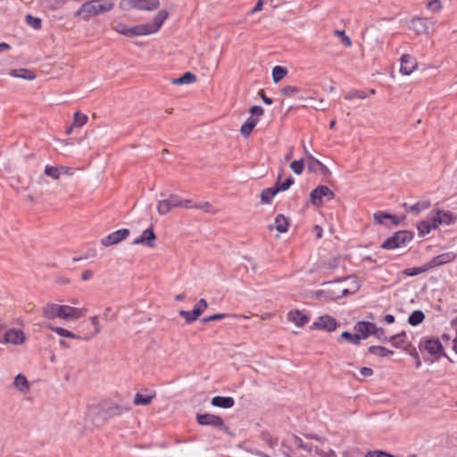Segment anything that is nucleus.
Here are the masks:
<instances>
[{
  "label": "nucleus",
  "mask_w": 457,
  "mask_h": 457,
  "mask_svg": "<svg viewBox=\"0 0 457 457\" xmlns=\"http://www.w3.org/2000/svg\"><path fill=\"white\" fill-rule=\"evenodd\" d=\"M58 169H59V171H60V176L62 174H64V175H67V176H72L73 175V171L68 166L61 165V166H58Z\"/></svg>",
  "instance_id": "obj_59"
},
{
  "label": "nucleus",
  "mask_w": 457,
  "mask_h": 457,
  "mask_svg": "<svg viewBox=\"0 0 457 457\" xmlns=\"http://www.w3.org/2000/svg\"><path fill=\"white\" fill-rule=\"evenodd\" d=\"M341 338L347 340L348 342L353 345H360V336L355 332V334H352L348 331H344L341 336Z\"/></svg>",
  "instance_id": "obj_45"
},
{
  "label": "nucleus",
  "mask_w": 457,
  "mask_h": 457,
  "mask_svg": "<svg viewBox=\"0 0 457 457\" xmlns=\"http://www.w3.org/2000/svg\"><path fill=\"white\" fill-rule=\"evenodd\" d=\"M374 329H376V324L369 321H358L354 325V330L360 336V340L373 335Z\"/></svg>",
  "instance_id": "obj_16"
},
{
  "label": "nucleus",
  "mask_w": 457,
  "mask_h": 457,
  "mask_svg": "<svg viewBox=\"0 0 457 457\" xmlns=\"http://www.w3.org/2000/svg\"><path fill=\"white\" fill-rule=\"evenodd\" d=\"M437 225L443 222L449 223L452 220V213L449 212L439 211L436 216H434Z\"/></svg>",
  "instance_id": "obj_42"
},
{
  "label": "nucleus",
  "mask_w": 457,
  "mask_h": 457,
  "mask_svg": "<svg viewBox=\"0 0 457 457\" xmlns=\"http://www.w3.org/2000/svg\"><path fill=\"white\" fill-rule=\"evenodd\" d=\"M249 112L251 116L246 120V121L241 126L240 133L245 137L247 138L256 124L259 121L260 117H262L264 113V110L262 107L254 105L250 108Z\"/></svg>",
  "instance_id": "obj_7"
},
{
  "label": "nucleus",
  "mask_w": 457,
  "mask_h": 457,
  "mask_svg": "<svg viewBox=\"0 0 457 457\" xmlns=\"http://www.w3.org/2000/svg\"><path fill=\"white\" fill-rule=\"evenodd\" d=\"M51 330L54 331L61 337H67L70 335V330L61 328V327H49Z\"/></svg>",
  "instance_id": "obj_57"
},
{
  "label": "nucleus",
  "mask_w": 457,
  "mask_h": 457,
  "mask_svg": "<svg viewBox=\"0 0 457 457\" xmlns=\"http://www.w3.org/2000/svg\"><path fill=\"white\" fill-rule=\"evenodd\" d=\"M428 266L408 268L403 270V273L406 276H416L420 273L426 272L428 270Z\"/></svg>",
  "instance_id": "obj_44"
},
{
  "label": "nucleus",
  "mask_w": 457,
  "mask_h": 457,
  "mask_svg": "<svg viewBox=\"0 0 457 457\" xmlns=\"http://www.w3.org/2000/svg\"><path fill=\"white\" fill-rule=\"evenodd\" d=\"M293 183L294 179L292 177H288L284 181H281V174H278L275 187L279 188V191H286Z\"/></svg>",
  "instance_id": "obj_33"
},
{
  "label": "nucleus",
  "mask_w": 457,
  "mask_h": 457,
  "mask_svg": "<svg viewBox=\"0 0 457 457\" xmlns=\"http://www.w3.org/2000/svg\"><path fill=\"white\" fill-rule=\"evenodd\" d=\"M93 277V271L90 270H87L85 271H83L82 275H81V278L83 280H88L90 279L91 278Z\"/></svg>",
  "instance_id": "obj_63"
},
{
  "label": "nucleus",
  "mask_w": 457,
  "mask_h": 457,
  "mask_svg": "<svg viewBox=\"0 0 457 457\" xmlns=\"http://www.w3.org/2000/svg\"><path fill=\"white\" fill-rule=\"evenodd\" d=\"M410 29L415 31L417 34H428V27L427 25L426 20L423 18H413L409 26Z\"/></svg>",
  "instance_id": "obj_20"
},
{
  "label": "nucleus",
  "mask_w": 457,
  "mask_h": 457,
  "mask_svg": "<svg viewBox=\"0 0 457 457\" xmlns=\"http://www.w3.org/2000/svg\"><path fill=\"white\" fill-rule=\"evenodd\" d=\"M65 3V0H43L45 8L54 11L62 7Z\"/></svg>",
  "instance_id": "obj_40"
},
{
  "label": "nucleus",
  "mask_w": 457,
  "mask_h": 457,
  "mask_svg": "<svg viewBox=\"0 0 457 457\" xmlns=\"http://www.w3.org/2000/svg\"><path fill=\"white\" fill-rule=\"evenodd\" d=\"M25 21L28 25L32 27L34 29H39L42 26V21L40 18L34 17L31 14H27Z\"/></svg>",
  "instance_id": "obj_43"
},
{
  "label": "nucleus",
  "mask_w": 457,
  "mask_h": 457,
  "mask_svg": "<svg viewBox=\"0 0 457 457\" xmlns=\"http://www.w3.org/2000/svg\"><path fill=\"white\" fill-rule=\"evenodd\" d=\"M299 92V88L295 86H287L281 89V93L287 96H292Z\"/></svg>",
  "instance_id": "obj_54"
},
{
  "label": "nucleus",
  "mask_w": 457,
  "mask_h": 457,
  "mask_svg": "<svg viewBox=\"0 0 457 457\" xmlns=\"http://www.w3.org/2000/svg\"><path fill=\"white\" fill-rule=\"evenodd\" d=\"M456 255L453 253H445L434 257L429 263V267L441 266L453 262Z\"/></svg>",
  "instance_id": "obj_21"
},
{
  "label": "nucleus",
  "mask_w": 457,
  "mask_h": 457,
  "mask_svg": "<svg viewBox=\"0 0 457 457\" xmlns=\"http://www.w3.org/2000/svg\"><path fill=\"white\" fill-rule=\"evenodd\" d=\"M88 120V117L87 114L81 113L80 112H76L73 114V126L76 127H82L84 126Z\"/></svg>",
  "instance_id": "obj_36"
},
{
  "label": "nucleus",
  "mask_w": 457,
  "mask_h": 457,
  "mask_svg": "<svg viewBox=\"0 0 457 457\" xmlns=\"http://www.w3.org/2000/svg\"><path fill=\"white\" fill-rule=\"evenodd\" d=\"M211 403L215 407L228 409L234 405L235 401L230 396H214Z\"/></svg>",
  "instance_id": "obj_23"
},
{
  "label": "nucleus",
  "mask_w": 457,
  "mask_h": 457,
  "mask_svg": "<svg viewBox=\"0 0 457 457\" xmlns=\"http://www.w3.org/2000/svg\"><path fill=\"white\" fill-rule=\"evenodd\" d=\"M360 288V283L354 277H349L344 281H331L324 284V288L319 294L326 300L335 301L348 294H353Z\"/></svg>",
  "instance_id": "obj_1"
},
{
  "label": "nucleus",
  "mask_w": 457,
  "mask_h": 457,
  "mask_svg": "<svg viewBox=\"0 0 457 457\" xmlns=\"http://www.w3.org/2000/svg\"><path fill=\"white\" fill-rule=\"evenodd\" d=\"M305 437L309 440H314L316 444H314L312 441L304 442L302 438L295 435L290 436L287 442L297 449L303 450L308 454L314 453L316 455L320 457H337L334 450L330 448L324 449L321 447L324 443V439H320L318 436L311 435L305 436Z\"/></svg>",
  "instance_id": "obj_2"
},
{
  "label": "nucleus",
  "mask_w": 457,
  "mask_h": 457,
  "mask_svg": "<svg viewBox=\"0 0 457 457\" xmlns=\"http://www.w3.org/2000/svg\"><path fill=\"white\" fill-rule=\"evenodd\" d=\"M91 323L94 326V330L90 334H86L83 336V340H89L96 337L100 332V327L98 322L97 316H93L90 318Z\"/></svg>",
  "instance_id": "obj_37"
},
{
  "label": "nucleus",
  "mask_w": 457,
  "mask_h": 457,
  "mask_svg": "<svg viewBox=\"0 0 457 457\" xmlns=\"http://www.w3.org/2000/svg\"><path fill=\"white\" fill-rule=\"evenodd\" d=\"M403 337H405V333L402 332L400 334L390 337L389 340L392 342L395 347L398 348L401 347L403 344Z\"/></svg>",
  "instance_id": "obj_48"
},
{
  "label": "nucleus",
  "mask_w": 457,
  "mask_h": 457,
  "mask_svg": "<svg viewBox=\"0 0 457 457\" xmlns=\"http://www.w3.org/2000/svg\"><path fill=\"white\" fill-rule=\"evenodd\" d=\"M369 353L371 354H376L380 357H386L394 353L392 350H388L384 346L371 345L369 347Z\"/></svg>",
  "instance_id": "obj_30"
},
{
  "label": "nucleus",
  "mask_w": 457,
  "mask_h": 457,
  "mask_svg": "<svg viewBox=\"0 0 457 457\" xmlns=\"http://www.w3.org/2000/svg\"><path fill=\"white\" fill-rule=\"evenodd\" d=\"M424 348L431 355L437 354L443 350L442 344L437 338L427 339L424 343Z\"/></svg>",
  "instance_id": "obj_22"
},
{
  "label": "nucleus",
  "mask_w": 457,
  "mask_h": 457,
  "mask_svg": "<svg viewBox=\"0 0 457 457\" xmlns=\"http://www.w3.org/2000/svg\"><path fill=\"white\" fill-rule=\"evenodd\" d=\"M101 411L104 417L112 418L115 416H120L123 413L129 411L130 407L116 403H104L101 406Z\"/></svg>",
  "instance_id": "obj_10"
},
{
  "label": "nucleus",
  "mask_w": 457,
  "mask_h": 457,
  "mask_svg": "<svg viewBox=\"0 0 457 457\" xmlns=\"http://www.w3.org/2000/svg\"><path fill=\"white\" fill-rule=\"evenodd\" d=\"M44 173L46 176L57 180L60 179V171L58 166L46 165L44 170Z\"/></svg>",
  "instance_id": "obj_38"
},
{
  "label": "nucleus",
  "mask_w": 457,
  "mask_h": 457,
  "mask_svg": "<svg viewBox=\"0 0 457 457\" xmlns=\"http://www.w3.org/2000/svg\"><path fill=\"white\" fill-rule=\"evenodd\" d=\"M290 168L295 174H301L304 169L303 160L293 161L290 163Z\"/></svg>",
  "instance_id": "obj_50"
},
{
  "label": "nucleus",
  "mask_w": 457,
  "mask_h": 457,
  "mask_svg": "<svg viewBox=\"0 0 457 457\" xmlns=\"http://www.w3.org/2000/svg\"><path fill=\"white\" fill-rule=\"evenodd\" d=\"M287 73L286 68L282 66H275L272 70V79L274 83L279 82Z\"/></svg>",
  "instance_id": "obj_34"
},
{
  "label": "nucleus",
  "mask_w": 457,
  "mask_h": 457,
  "mask_svg": "<svg viewBox=\"0 0 457 457\" xmlns=\"http://www.w3.org/2000/svg\"><path fill=\"white\" fill-rule=\"evenodd\" d=\"M168 12L160 11L154 18L153 22L139 24L129 28V37L146 36L157 32L164 21L168 18Z\"/></svg>",
  "instance_id": "obj_4"
},
{
  "label": "nucleus",
  "mask_w": 457,
  "mask_h": 457,
  "mask_svg": "<svg viewBox=\"0 0 457 457\" xmlns=\"http://www.w3.org/2000/svg\"><path fill=\"white\" fill-rule=\"evenodd\" d=\"M311 202L313 205L320 206L322 204V198L332 200L335 197V193L327 186H318L311 192Z\"/></svg>",
  "instance_id": "obj_8"
},
{
  "label": "nucleus",
  "mask_w": 457,
  "mask_h": 457,
  "mask_svg": "<svg viewBox=\"0 0 457 457\" xmlns=\"http://www.w3.org/2000/svg\"><path fill=\"white\" fill-rule=\"evenodd\" d=\"M263 1L258 0L254 7L252 9L251 12L255 13L257 12H260L262 9Z\"/></svg>",
  "instance_id": "obj_62"
},
{
  "label": "nucleus",
  "mask_w": 457,
  "mask_h": 457,
  "mask_svg": "<svg viewBox=\"0 0 457 457\" xmlns=\"http://www.w3.org/2000/svg\"><path fill=\"white\" fill-rule=\"evenodd\" d=\"M134 8L145 11H153L159 6V0H129Z\"/></svg>",
  "instance_id": "obj_19"
},
{
  "label": "nucleus",
  "mask_w": 457,
  "mask_h": 457,
  "mask_svg": "<svg viewBox=\"0 0 457 457\" xmlns=\"http://www.w3.org/2000/svg\"><path fill=\"white\" fill-rule=\"evenodd\" d=\"M174 208L192 209L193 202L189 199H182L178 195L171 194L167 199H163L157 204V212L160 215L169 213Z\"/></svg>",
  "instance_id": "obj_5"
},
{
  "label": "nucleus",
  "mask_w": 457,
  "mask_h": 457,
  "mask_svg": "<svg viewBox=\"0 0 457 457\" xmlns=\"http://www.w3.org/2000/svg\"><path fill=\"white\" fill-rule=\"evenodd\" d=\"M287 320L297 327H303L309 321V317L303 312L295 309L288 312Z\"/></svg>",
  "instance_id": "obj_18"
},
{
  "label": "nucleus",
  "mask_w": 457,
  "mask_h": 457,
  "mask_svg": "<svg viewBox=\"0 0 457 457\" xmlns=\"http://www.w3.org/2000/svg\"><path fill=\"white\" fill-rule=\"evenodd\" d=\"M430 206V204L428 202H421V203H416L413 205L410 206L408 208V212L418 214L421 211L428 209Z\"/></svg>",
  "instance_id": "obj_41"
},
{
  "label": "nucleus",
  "mask_w": 457,
  "mask_h": 457,
  "mask_svg": "<svg viewBox=\"0 0 457 457\" xmlns=\"http://www.w3.org/2000/svg\"><path fill=\"white\" fill-rule=\"evenodd\" d=\"M333 34L340 37L341 42L345 46L350 47L352 46V41L350 37L345 34V30L335 29Z\"/></svg>",
  "instance_id": "obj_46"
},
{
  "label": "nucleus",
  "mask_w": 457,
  "mask_h": 457,
  "mask_svg": "<svg viewBox=\"0 0 457 457\" xmlns=\"http://www.w3.org/2000/svg\"><path fill=\"white\" fill-rule=\"evenodd\" d=\"M289 227L288 219L286 218L283 214H278L275 218V224L270 226V229H273L274 228L279 233H286Z\"/></svg>",
  "instance_id": "obj_24"
},
{
  "label": "nucleus",
  "mask_w": 457,
  "mask_h": 457,
  "mask_svg": "<svg viewBox=\"0 0 457 457\" xmlns=\"http://www.w3.org/2000/svg\"><path fill=\"white\" fill-rule=\"evenodd\" d=\"M424 319H425V314L423 313V312L417 310V311H414L409 316L408 321L411 326H417V325L420 324L424 320Z\"/></svg>",
  "instance_id": "obj_32"
},
{
  "label": "nucleus",
  "mask_w": 457,
  "mask_h": 457,
  "mask_svg": "<svg viewBox=\"0 0 457 457\" xmlns=\"http://www.w3.org/2000/svg\"><path fill=\"white\" fill-rule=\"evenodd\" d=\"M13 384L22 393L29 390V382L27 378L21 374L15 377Z\"/></svg>",
  "instance_id": "obj_31"
},
{
  "label": "nucleus",
  "mask_w": 457,
  "mask_h": 457,
  "mask_svg": "<svg viewBox=\"0 0 457 457\" xmlns=\"http://www.w3.org/2000/svg\"><path fill=\"white\" fill-rule=\"evenodd\" d=\"M129 230L128 228L118 229L102 238L101 244L106 247L111 246L112 245L119 244L122 240L126 239L129 237Z\"/></svg>",
  "instance_id": "obj_12"
},
{
  "label": "nucleus",
  "mask_w": 457,
  "mask_h": 457,
  "mask_svg": "<svg viewBox=\"0 0 457 457\" xmlns=\"http://www.w3.org/2000/svg\"><path fill=\"white\" fill-rule=\"evenodd\" d=\"M179 315L185 319V322L187 324L192 323V322L195 321L198 319L195 316V314H194L193 311L189 312V311L180 310L179 312Z\"/></svg>",
  "instance_id": "obj_47"
},
{
  "label": "nucleus",
  "mask_w": 457,
  "mask_h": 457,
  "mask_svg": "<svg viewBox=\"0 0 457 457\" xmlns=\"http://www.w3.org/2000/svg\"><path fill=\"white\" fill-rule=\"evenodd\" d=\"M373 217L378 224H382L385 220H387L388 218H393V215L386 213L385 212L378 211L374 213Z\"/></svg>",
  "instance_id": "obj_52"
},
{
  "label": "nucleus",
  "mask_w": 457,
  "mask_h": 457,
  "mask_svg": "<svg viewBox=\"0 0 457 457\" xmlns=\"http://www.w3.org/2000/svg\"><path fill=\"white\" fill-rule=\"evenodd\" d=\"M437 226L438 225L436 223V220L435 217H433L431 219L420 221L418 225V229L420 231V234L424 236L426 234H428L432 228H436Z\"/></svg>",
  "instance_id": "obj_25"
},
{
  "label": "nucleus",
  "mask_w": 457,
  "mask_h": 457,
  "mask_svg": "<svg viewBox=\"0 0 457 457\" xmlns=\"http://www.w3.org/2000/svg\"><path fill=\"white\" fill-rule=\"evenodd\" d=\"M9 74L12 77L23 79L26 80H33L36 78L34 72L28 69L12 70Z\"/></svg>",
  "instance_id": "obj_26"
},
{
  "label": "nucleus",
  "mask_w": 457,
  "mask_h": 457,
  "mask_svg": "<svg viewBox=\"0 0 457 457\" xmlns=\"http://www.w3.org/2000/svg\"><path fill=\"white\" fill-rule=\"evenodd\" d=\"M313 232L315 233L317 238L322 237V228L320 226L315 225L313 227Z\"/></svg>",
  "instance_id": "obj_64"
},
{
  "label": "nucleus",
  "mask_w": 457,
  "mask_h": 457,
  "mask_svg": "<svg viewBox=\"0 0 457 457\" xmlns=\"http://www.w3.org/2000/svg\"><path fill=\"white\" fill-rule=\"evenodd\" d=\"M156 241V236L154 232L153 228H146L143 231L142 235L134 239V245H142L148 247H154Z\"/></svg>",
  "instance_id": "obj_14"
},
{
  "label": "nucleus",
  "mask_w": 457,
  "mask_h": 457,
  "mask_svg": "<svg viewBox=\"0 0 457 457\" xmlns=\"http://www.w3.org/2000/svg\"><path fill=\"white\" fill-rule=\"evenodd\" d=\"M155 397V393L153 395H142L140 393H137L134 397V404L135 405H149L153 399Z\"/></svg>",
  "instance_id": "obj_29"
},
{
  "label": "nucleus",
  "mask_w": 457,
  "mask_h": 457,
  "mask_svg": "<svg viewBox=\"0 0 457 457\" xmlns=\"http://www.w3.org/2000/svg\"><path fill=\"white\" fill-rule=\"evenodd\" d=\"M427 7L434 12H438L442 9V4L440 0H431L427 4Z\"/></svg>",
  "instance_id": "obj_53"
},
{
  "label": "nucleus",
  "mask_w": 457,
  "mask_h": 457,
  "mask_svg": "<svg viewBox=\"0 0 457 457\" xmlns=\"http://www.w3.org/2000/svg\"><path fill=\"white\" fill-rule=\"evenodd\" d=\"M373 336H375L378 339H379L381 341L387 340V337L386 336V332H385L384 328H378L377 326H376V329H374Z\"/></svg>",
  "instance_id": "obj_56"
},
{
  "label": "nucleus",
  "mask_w": 457,
  "mask_h": 457,
  "mask_svg": "<svg viewBox=\"0 0 457 457\" xmlns=\"http://www.w3.org/2000/svg\"><path fill=\"white\" fill-rule=\"evenodd\" d=\"M365 457H394L392 454L384 451H370L365 454Z\"/></svg>",
  "instance_id": "obj_55"
},
{
  "label": "nucleus",
  "mask_w": 457,
  "mask_h": 457,
  "mask_svg": "<svg viewBox=\"0 0 457 457\" xmlns=\"http://www.w3.org/2000/svg\"><path fill=\"white\" fill-rule=\"evenodd\" d=\"M412 240V234L406 230L395 232L392 237H388L381 245V248L392 250L405 246L408 242Z\"/></svg>",
  "instance_id": "obj_6"
},
{
  "label": "nucleus",
  "mask_w": 457,
  "mask_h": 457,
  "mask_svg": "<svg viewBox=\"0 0 457 457\" xmlns=\"http://www.w3.org/2000/svg\"><path fill=\"white\" fill-rule=\"evenodd\" d=\"M4 341L9 344L20 345L25 341V335L21 329L10 328L4 333Z\"/></svg>",
  "instance_id": "obj_15"
},
{
  "label": "nucleus",
  "mask_w": 457,
  "mask_h": 457,
  "mask_svg": "<svg viewBox=\"0 0 457 457\" xmlns=\"http://www.w3.org/2000/svg\"><path fill=\"white\" fill-rule=\"evenodd\" d=\"M360 373L363 377H370L373 375V370L368 367H362L360 370Z\"/></svg>",
  "instance_id": "obj_60"
},
{
  "label": "nucleus",
  "mask_w": 457,
  "mask_h": 457,
  "mask_svg": "<svg viewBox=\"0 0 457 457\" xmlns=\"http://www.w3.org/2000/svg\"><path fill=\"white\" fill-rule=\"evenodd\" d=\"M79 308L48 303L42 308V315L46 320L60 318L62 320H78L83 316Z\"/></svg>",
  "instance_id": "obj_3"
},
{
  "label": "nucleus",
  "mask_w": 457,
  "mask_h": 457,
  "mask_svg": "<svg viewBox=\"0 0 457 457\" xmlns=\"http://www.w3.org/2000/svg\"><path fill=\"white\" fill-rule=\"evenodd\" d=\"M196 420L202 426H211L214 428H220L224 430L228 429V428L223 424V420L220 416L214 414H197Z\"/></svg>",
  "instance_id": "obj_11"
},
{
  "label": "nucleus",
  "mask_w": 457,
  "mask_h": 457,
  "mask_svg": "<svg viewBox=\"0 0 457 457\" xmlns=\"http://www.w3.org/2000/svg\"><path fill=\"white\" fill-rule=\"evenodd\" d=\"M279 192V188H277L275 186L271 187L265 188L261 193V202L262 204H270L272 198Z\"/></svg>",
  "instance_id": "obj_27"
},
{
  "label": "nucleus",
  "mask_w": 457,
  "mask_h": 457,
  "mask_svg": "<svg viewBox=\"0 0 457 457\" xmlns=\"http://www.w3.org/2000/svg\"><path fill=\"white\" fill-rule=\"evenodd\" d=\"M259 95L261 96L263 103H265L266 104H272V99L268 97V96H266V95L264 94V91L262 89L260 90Z\"/></svg>",
  "instance_id": "obj_61"
},
{
  "label": "nucleus",
  "mask_w": 457,
  "mask_h": 457,
  "mask_svg": "<svg viewBox=\"0 0 457 457\" xmlns=\"http://www.w3.org/2000/svg\"><path fill=\"white\" fill-rule=\"evenodd\" d=\"M115 30L121 35L129 37V28L126 27L124 24H118Z\"/></svg>",
  "instance_id": "obj_58"
},
{
  "label": "nucleus",
  "mask_w": 457,
  "mask_h": 457,
  "mask_svg": "<svg viewBox=\"0 0 457 457\" xmlns=\"http://www.w3.org/2000/svg\"><path fill=\"white\" fill-rule=\"evenodd\" d=\"M418 67L417 60L411 54H404L401 57L400 72L403 75L411 74Z\"/></svg>",
  "instance_id": "obj_13"
},
{
  "label": "nucleus",
  "mask_w": 457,
  "mask_h": 457,
  "mask_svg": "<svg viewBox=\"0 0 457 457\" xmlns=\"http://www.w3.org/2000/svg\"><path fill=\"white\" fill-rule=\"evenodd\" d=\"M196 81V76L190 72H185L181 77L173 79L171 80L172 85H184V84H191Z\"/></svg>",
  "instance_id": "obj_28"
},
{
  "label": "nucleus",
  "mask_w": 457,
  "mask_h": 457,
  "mask_svg": "<svg viewBox=\"0 0 457 457\" xmlns=\"http://www.w3.org/2000/svg\"><path fill=\"white\" fill-rule=\"evenodd\" d=\"M76 16H80L83 20L87 21L91 17L98 15L96 10L95 1L91 0L83 4L76 12Z\"/></svg>",
  "instance_id": "obj_17"
},
{
  "label": "nucleus",
  "mask_w": 457,
  "mask_h": 457,
  "mask_svg": "<svg viewBox=\"0 0 457 457\" xmlns=\"http://www.w3.org/2000/svg\"><path fill=\"white\" fill-rule=\"evenodd\" d=\"M338 323L337 320L329 315L320 316L312 325V329L332 332L337 329Z\"/></svg>",
  "instance_id": "obj_9"
},
{
  "label": "nucleus",
  "mask_w": 457,
  "mask_h": 457,
  "mask_svg": "<svg viewBox=\"0 0 457 457\" xmlns=\"http://www.w3.org/2000/svg\"><path fill=\"white\" fill-rule=\"evenodd\" d=\"M303 152L304 154H306V156L310 159V161H312V162L316 163L317 166H319L321 170L323 172H328V168L321 162H320L319 160H317L316 158H314L307 150L306 146L304 145H303Z\"/></svg>",
  "instance_id": "obj_49"
},
{
  "label": "nucleus",
  "mask_w": 457,
  "mask_h": 457,
  "mask_svg": "<svg viewBox=\"0 0 457 457\" xmlns=\"http://www.w3.org/2000/svg\"><path fill=\"white\" fill-rule=\"evenodd\" d=\"M208 308V303L206 302L205 299L202 298L200 299L194 306L193 308V312H194V314H195V316L197 318H199L201 316V314Z\"/></svg>",
  "instance_id": "obj_39"
},
{
  "label": "nucleus",
  "mask_w": 457,
  "mask_h": 457,
  "mask_svg": "<svg viewBox=\"0 0 457 457\" xmlns=\"http://www.w3.org/2000/svg\"><path fill=\"white\" fill-rule=\"evenodd\" d=\"M193 208L201 209L205 212L216 213L217 211L213 210L212 205L209 202H204L202 204H193Z\"/></svg>",
  "instance_id": "obj_51"
},
{
  "label": "nucleus",
  "mask_w": 457,
  "mask_h": 457,
  "mask_svg": "<svg viewBox=\"0 0 457 457\" xmlns=\"http://www.w3.org/2000/svg\"><path fill=\"white\" fill-rule=\"evenodd\" d=\"M369 96V94L362 90H351L345 95V100L365 99Z\"/></svg>",
  "instance_id": "obj_35"
}]
</instances>
